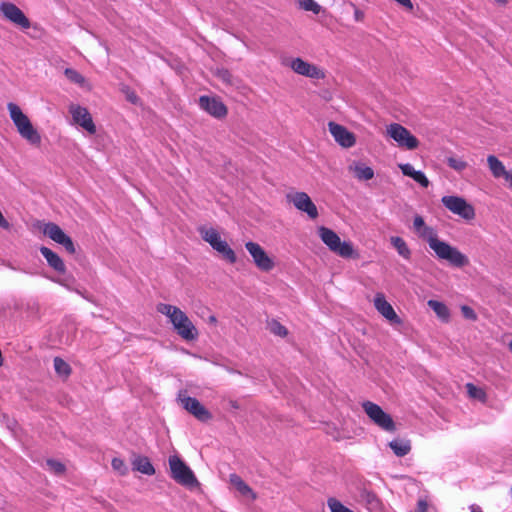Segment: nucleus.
I'll return each instance as SVG.
<instances>
[{
    "instance_id": "nucleus-4",
    "label": "nucleus",
    "mask_w": 512,
    "mask_h": 512,
    "mask_svg": "<svg viewBox=\"0 0 512 512\" xmlns=\"http://www.w3.org/2000/svg\"><path fill=\"white\" fill-rule=\"evenodd\" d=\"M318 235L330 251L338 256L349 259L359 258V253L349 241H341L340 237L332 229L321 226L318 228Z\"/></svg>"
},
{
    "instance_id": "nucleus-7",
    "label": "nucleus",
    "mask_w": 512,
    "mask_h": 512,
    "mask_svg": "<svg viewBox=\"0 0 512 512\" xmlns=\"http://www.w3.org/2000/svg\"><path fill=\"white\" fill-rule=\"evenodd\" d=\"M363 410L367 416L380 427L382 430L387 432H394L396 425L392 417L386 413L378 404L371 401H366L362 404Z\"/></svg>"
},
{
    "instance_id": "nucleus-31",
    "label": "nucleus",
    "mask_w": 512,
    "mask_h": 512,
    "mask_svg": "<svg viewBox=\"0 0 512 512\" xmlns=\"http://www.w3.org/2000/svg\"><path fill=\"white\" fill-rule=\"evenodd\" d=\"M54 369L58 375L68 376L71 373V368L67 362L60 357H55L53 360Z\"/></svg>"
},
{
    "instance_id": "nucleus-23",
    "label": "nucleus",
    "mask_w": 512,
    "mask_h": 512,
    "mask_svg": "<svg viewBox=\"0 0 512 512\" xmlns=\"http://www.w3.org/2000/svg\"><path fill=\"white\" fill-rule=\"evenodd\" d=\"M132 465L134 470H137L145 475L151 476L155 474V469L152 463L150 462L149 458L146 456L136 457L133 460Z\"/></svg>"
},
{
    "instance_id": "nucleus-14",
    "label": "nucleus",
    "mask_w": 512,
    "mask_h": 512,
    "mask_svg": "<svg viewBox=\"0 0 512 512\" xmlns=\"http://www.w3.org/2000/svg\"><path fill=\"white\" fill-rule=\"evenodd\" d=\"M290 68L297 74L311 78V79H324L325 73L318 66L304 61L302 58H294L289 64Z\"/></svg>"
},
{
    "instance_id": "nucleus-19",
    "label": "nucleus",
    "mask_w": 512,
    "mask_h": 512,
    "mask_svg": "<svg viewBox=\"0 0 512 512\" xmlns=\"http://www.w3.org/2000/svg\"><path fill=\"white\" fill-rule=\"evenodd\" d=\"M374 306L377 311L392 324H401L400 317L396 314L392 305L385 299L381 293L376 294Z\"/></svg>"
},
{
    "instance_id": "nucleus-30",
    "label": "nucleus",
    "mask_w": 512,
    "mask_h": 512,
    "mask_svg": "<svg viewBox=\"0 0 512 512\" xmlns=\"http://www.w3.org/2000/svg\"><path fill=\"white\" fill-rule=\"evenodd\" d=\"M465 387L470 398L479 400L483 403L486 402L487 394L482 388H479L472 383H467Z\"/></svg>"
},
{
    "instance_id": "nucleus-10",
    "label": "nucleus",
    "mask_w": 512,
    "mask_h": 512,
    "mask_svg": "<svg viewBox=\"0 0 512 512\" xmlns=\"http://www.w3.org/2000/svg\"><path fill=\"white\" fill-rule=\"evenodd\" d=\"M441 201L448 210L466 220H471L475 217L474 208L461 197L444 196Z\"/></svg>"
},
{
    "instance_id": "nucleus-49",
    "label": "nucleus",
    "mask_w": 512,
    "mask_h": 512,
    "mask_svg": "<svg viewBox=\"0 0 512 512\" xmlns=\"http://www.w3.org/2000/svg\"><path fill=\"white\" fill-rule=\"evenodd\" d=\"M471 512H482V511H480V510H476V509L472 508V511H471Z\"/></svg>"
},
{
    "instance_id": "nucleus-29",
    "label": "nucleus",
    "mask_w": 512,
    "mask_h": 512,
    "mask_svg": "<svg viewBox=\"0 0 512 512\" xmlns=\"http://www.w3.org/2000/svg\"><path fill=\"white\" fill-rule=\"evenodd\" d=\"M230 483L244 496L253 495L251 488L237 474L230 475Z\"/></svg>"
},
{
    "instance_id": "nucleus-20",
    "label": "nucleus",
    "mask_w": 512,
    "mask_h": 512,
    "mask_svg": "<svg viewBox=\"0 0 512 512\" xmlns=\"http://www.w3.org/2000/svg\"><path fill=\"white\" fill-rule=\"evenodd\" d=\"M41 255L46 259L48 265L60 274L66 272V266L60 256L48 247H40Z\"/></svg>"
},
{
    "instance_id": "nucleus-24",
    "label": "nucleus",
    "mask_w": 512,
    "mask_h": 512,
    "mask_svg": "<svg viewBox=\"0 0 512 512\" xmlns=\"http://www.w3.org/2000/svg\"><path fill=\"white\" fill-rule=\"evenodd\" d=\"M349 170L354 173V176L360 180H370L374 177V171L371 167L363 163H355L349 167Z\"/></svg>"
},
{
    "instance_id": "nucleus-36",
    "label": "nucleus",
    "mask_w": 512,
    "mask_h": 512,
    "mask_svg": "<svg viewBox=\"0 0 512 512\" xmlns=\"http://www.w3.org/2000/svg\"><path fill=\"white\" fill-rule=\"evenodd\" d=\"M327 505L331 512H353L351 509L344 506L339 500L336 498H329L327 500Z\"/></svg>"
},
{
    "instance_id": "nucleus-50",
    "label": "nucleus",
    "mask_w": 512,
    "mask_h": 512,
    "mask_svg": "<svg viewBox=\"0 0 512 512\" xmlns=\"http://www.w3.org/2000/svg\"><path fill=\"white\" fill-rule=\"evenodd\" d=\"M509 347L512 350V339H511V342L509 343Z\"/></svg>"
},
{
    "instance_id": "nucleus-48",
    "label": "nucleus",
    "mask_w": 512,
    "mask_h": 512,
    "mask_svg": "<svg viewBox=\"0 0 512 512\" xmlns=\"http://www.w3.org/2000/svg\"><path fill=\"white\" fill-rule=\"evenodd\" d=\"M495 2H497L500 5H506L507 4V0H495Z\"/></svg>"
},
{
    "instance_id": "nucleus-5",
    "label": "nucleus",
    "mask_w": 512,
    "mask_h": 512,
    "mask_svg": "<svg viewBox=\"0 0 512 512\" xmlns=\"http://www.w3.org/2000/svg\"><path fill=\"white\" fill-rule=\"evenodd\" d=\"M168 463L170 476L178 484L188 488L199 486L195 474L179 456L171 455L168 459Z\"/></svg>"
},
{
    "instance_id": "nucleus-47",
    "label": "nucleus",
    "mask_w": 512,
    "mask_h": 512,
    "mask_svg": "<svg viewBox=\"0 0 512 512\" xmlns=\"http://www.w3.org/2000/svg\"><path fill=\"white\" fill-rule=\"evenodd\" d=\"M208 321L211 324H216L217 323V318L214 315H211V316H209Z\"/></svg>"
},
{
    "instance_id": "nucleus-37",
    "label": "nucleus",
    "mask_w": 512,
    "mask_h": 512,
    "mask_svg": "<svg viewBox=\"0 0 512 512\" xmlns=\"http://www.w3.org/2000/svg\"><path fill=\"white\" fill-rule=\"evenodd\" d=\"M112 468L117 471L120 475H126L128 472V467L125 462L121 458H113L111 461Z\"/></svg>"
},
{
    "instance_id": "nucleus-18",
    "label": "nucleus",
    "mask_w": 512,
    "mask_h": 512,
    "mask_svg": "<svg viewBox=\"0 0 512 512\" xmlns=\"http://www.w3.org/2000/svg\"><path fill=\"white\" fill-rule=\"evenodd\" d=\"M328 129L335 141L345 148L352 147L355 142V136L353 133L347 130L344 126L335 122L328 123Z\"/></svg>"
},
{
    "instance_id": "nucleus-41",
    "label": "nucleus",
    "mask_w": 512,
    "mask_h": 512,
    "mask_svg": "<svg viewBox=\"0 0 512 512\" xmlns=\"http://www.w3.org/2000/svg\"><path fill=\"white\" fill-rule=\"evenodd\" d=\"M501 178H503L509 184V187L512 188V168L510 170H506Z\"/></svg>"
},
{
    "instance_id": "nucleus-42",
    "label": "nucleus",
    "mask_w": 512,
    "mask_h": 512,
    "mask_svg": "<svg viewBox=\"0 0 512 512\" xmlns=\"http://www.w3.org/2000/svg\"><path fill=\"white\" fill-rule=\"evenodd\" d=\"M127 99L133 104H136L139 100L138 96L134 92L127 93Z\"/></svg>"
},
{
    "instance_id": "nucleus-15",
    "label": "nucleus",
    "mask_w": 512,
    "mask_h": 512,
    "mask_svg": "<svg viewBox=\"0 0 512 512\" xmlns=\"http://www.w3.org/2000/svg\"><path fill=\"white\" fill-rule=\"evenodd\" d=\"M180 401L184 409L199 421L206 422L212 419V414L196 398L180 395Z\"/></svg>"
},
{
    "instance_id": "nucleus-44",
    "label": "nucleus",
    "mask_w": 512,
    "mask_h": 512,
    "mask_svg": "<svg viewBox=\"0 0 512 512\" xmlns=\"http://www.w3.org/2000/svg\"><path fill=\"white\" fill-rule=\"evenodd\" d=\"M354 17L356 21H362L364 19V12L356 8L354 11Z\"/></svg>"
},
{
    "instance_id": "nucleus-9",
    "label": "nucleus",
    "mask_w": 512,
    "mask_h": 512,
    "mask_svg": "<svg viewBox=\"0 0 512 512\" xmlns=\"http://www.w3.org/2000/svg\"><path fill=\"white\" fill-rule=\"evenodd\" d=\"M245 248L251 255L253 263L259 270L269 272L274 269L275 262L258 243L248 241L245 243Z\"/></svg>"
},
{
    "instance_id": "nucleus-11",
    "label": "nucleus",
    "mask_w": 512,
    "mask_h": 512,
    "mask_svg": "<svg viewBox=\"0 0 512 512\" xmlns=\"http://www.w3.org/2000/svg\"><path fill=\"white\" fill-rule=\"evenodd\" d=\"M287 200L292 203L296 209L305 212L309 218L316 219L318 217V209L307 193H289L287 194Z\"/></svg>"
},
{
    "instance_id": "nucleus-22",
    "label": "nucleus",
    "mask_w": 512,
    "mask_h": 512,
    "mask_svg": "<svg viewBox=\"0 0 512 512\" xmlns=\"http://www.w3.org/2000/svg\"><path fill=\"white\" fill-rule=\"evenodd\" d=\"M388 445L398 457H404L411 451V442L407 439H394Z\"/></svg>"
},
{
    "instance_id": "nucleus-21",
    "label": "nucleus",
    "mask_w": 512,
    "mask_h": 512,
    "mask_svg": "<svg viewBox=\"0 0 512 512\" xmlns=\"http://www.w3.org/2000/svg\"><path fill=\"white\" fill-rule=\"evenodd\" d=\"M403 175L411 177L414 181L419 183L422 187L427 188L430 184L428 178L422 171H417L410 163L400 164Z\"/></svg>"
},
{
    "instance_id": "nucleus-3",
    "label": "nucleus",
    "mask_w": 512,
    "mask_h": 512,
    "mask_svg": "<svg viewBox=\"0 0 512 512\" xmlns=\"http://www.w3.org/2000/svg\"><path fill=\"white\" fill-rule=\"evenodd\" d=\"M10 118L17 128L18 133L22 138L28 141L31 145H40L41 136L36 128L32 125L29 118L22 112L20 107L14 103L7 105Z\"/></svg>"
},
{
    "instance_id": "nucleus-1",
    "label": "nucleus",
    "mask_w": 512,
    "mask_h": 512,
    "mask_svg": "<svg viewBox=\"0 0 512 512\" xmlns=\"http://www.w3.org/2000/svg\"><path fill=\"white\" fill-rule=\"evenodd\" d=\"M413 229L416 235L427 242L429 248L434 252L435 257L440 261H446L451 266L462 268L469 264V259L456 247L441 240L437 230L428 226L423 217L416 215L413 219Z\"/></svg>"
},
{
    "instance_id": "nucleus-39",
    "label": "nucleus",
    "mask_w": 512,
    "mask_h": 512,
    "mask_svg": "<svg viewBox=\"0 0 512 512\" xmlns=\"http://www.w3.org/2000/svg\"><path fill=\"white\" fill-rule=\"evenodd\" d=\"M461 312H462V315L464 318L471 320V321L477 320V314L471 307H469L467 305H462Z\"/></svg>"
},
{
    "instance_id": "nucleus-13",
    "label": "nucleus",
    "mask_w": 512,
    "mask_h": 512,
    "mask_svg": "<svg viewBox=\"0 0 512 512\" xmlns=\"http://www.w3.org/2000/svg\"><path fill=\"white\" fill-rule=\"evenodd\" d=\"M0 11L4 17L10 22L18 25L22 29H28L31 26L30 20L25 16L23 11L11 2H2Z\"/></svg>"
},
{
    "instance_id": "nucleus-33",
    "label": "nucleus",
    "mask_w": 512,
    "mask_h": 512,
    "mask_svg": "<svg viewBox=\"0 0 512 512\" xmlns=\"http://www.w3.org/2000/svg\"><path fill=\"white\" fill-rule=\"evenodd\" d=\"M446 163L450 168L457 172L465 170L468 166L466 161L454 156L447 157Z\"/></svg>"
},
{
    "instance_id": "nucleus-16",
    "label": "nucleus",
    "mask_w": 512,
    "mask_h": 512,
    "mask_svg": "<svg viewBox=\"0 0 512 512\" xmlns=\"http://www.w3.org/2000/svg\"><path fill=\"white\" fill-rule=\"evenodd\" d=\"M69 112L72 115L74 123L80 125L90 134H94L96 132L95 124L87 108L72 104L69 107Z\"/></svg>"
},
{
    "instance_id": "nucleus-40",
    "label": "nucleus",
    "mask_w": 512,
    "mask_h": 512,
    "mask_svg": "<svg viewBox=\"0 0 512 512\" xmlns=\"http://www.w3.org/2000/svg\"><path fill=\"white\" fill-rule=\"evenodd\" d=\"M216 76L226 84H232V75L227 69H219Z\"/></svg>"
},
{
    "instance_id": "nucleus-32",
    "label": "nucleus",
    "mask_w": 512,
    "mask_h": 512,
    "mask_svg": "<svg viewBox=\"0 0 512 512\" xmlns=\"http://www.w3.org/2000/svg\"><path fill=\"white\" fill-rule=\"evenodd\" d=\"M268 329L272 334L280 337H285L288 333L286 327L274 319L268 322Z\"/></svg>"
},
{
    "instance_id": "nucleus-8",
    "label": "nucleus",
    "mask_w": 512,
    "mask_h": 512,
    "mask_svg": "<svg viewBox=\"0 0 512 512\" xmlns=\"http://www.w3.org/2000/svg\"><path fill=\"white\" fill-rule=\"evenodd\" d=\"M387 134L397 142L399 147L414 150L419 146L418 139L407 128L398 123L387 126Z\"/></svg>"
},
{
    "instance_id": "nucleus-46",
    "label": "nucleus",
    "mask_w": 512,
    "mask_h": 512,
    "mask_svg": "<svg viewBox=\"0 0 512 512\" xmlns=\"http://www.w3.org/2000/svg\"><path fill=\"white\" fill-rule=\"evenodd\" d=\"M229 405H230V407H231L232 409H235V410H237V409H239V408H240L239 403H238L237 401H235V400H230V401H229Z\"/></svg>"
},
{
    "instance_id": "nucleus-26",
    "label": "nucleus",
    "mask_w": 512,
    "mask_h": 512,
    "mask_svg": "<svg viewBox=\"0 0 512 512\" xmlns=\"http://www.w3.org/2000/svg\"><path fill=\"white\" fill-rule=\"evenodd\" d=\"M427 305L434 311L439 319L444 322H448L450 319V311L446 304L437 300H429Z\"/></svg>"
},
{
    "instance_id": "nucleus-25",
    "label": "nucleus",
    "mask_w": 512,
    "mask_h": 512,
    "mask_svg": "<svg viewBox=\"0 0 512 512\" xmlns=\"http://www.w3.org/2000/svg\"><path fill=\"white\" fill-rule=\"evenodd\" d=\"M390 243L403 259H405V260L411 259V255H412L411 250L402 237L392 236L390 238Z\"/></svg>"
},
{
    "instance_id": "nucleus-43",
    "label": "nucleus",
    "mask_w": 512,
    "mask_h": 512,
    "mask_svg": "<svg viewBox=\"0 0 512 512\" xmlns=\"http://www.w3.org/2000/svg\"><path fill=\"white\" fill-rule=\"evenodd\" d=\"M395 1L410 10L413 8V4H412L411 0H395Z\"/></svg>"
},
{
    "instance_id": "nucleus-12",
    "label": "nucleus",
    "mask_w": 512,
    "mask_h": 512,
    "mask_svg": "<svg viewBox=\"0 0 512 512\" xmlns=\"http://www.w3.org/2000/svg\"><path fill=\"white\" fill-rule=\"evenodd\" d=\"M43 233L54 242L62 245L68 253H75V246L72 239L57 224L52 222L45 224Z\"/></svg>"
},
{
    "instance_id": "nucleus-35",
    "label": "nucleus",
    "mask_w": 512,
    "mask_h": 512,
    "mask_svg": "<svg viewBox=\"0 0 512 512\" xmlns=\"http://www.w3.org/2000/svg\"><path fill=\"white\" fill-rule=\"evenodd\" d=\"M64 74L73 83L82 85L85 82V78L73 68H66Z\"/></svg>"
},
{
    "instance_id": "nucleus-38",
    "label": "nucleus",
    "mask_w": 512,
    "mask_h": 512,
    "mask_svg": "<svg viewBox=\"0 0 512 512\" xmlns=\"http://www.w3.org/2000/svg\"><path fill=\"white\" fill-rule=\"evenodd\" d=\"M46 465L52 470L55 474H62L65 472V466L61 462L53 459H48L46 461Z\"/></svg>"
},
{
    "instance_id": "nucleus-45",
    "label": "nucleus",
    "mask_w": 512,
    "mask_h": 512,
    "mask_svg": "<svg viewBox=\"0 0 512 512\" xmlns=\"http://www.w3.org/2000/svg\"><path fill=\"white\" fill-rule=\"evenodd\" d=\"M418 510L419 512H427V503L424 501L418 502Z\"/></svg>"
},
{
    "instance_id": "nucleus-34",
    "label": "nucleus",
    "mask_w": 512,
    "mask_h": 512,
    "mask_svg": "<svg viewBox=\"0 0 512 512\" xmlns=\"http://www.w3.org/2000/svg\"><path fill=\"white\" fill-rule=\"evenodd\" d=\"M298 4L305 11H311L314 14L320 13L321 6L314 0H298Z\"/></svg>"
},
{
    "instance_id": "nucleus-28",
    "label": "nucleus",
    "mask_w": 512,
    "mask_h": 512,
    "mask_svg": "<svg viewBox=\"0 0 512 512\" xmlns=\"http://www.w3.org/2000/svg\"><path fill=\"white\" fill-rule=\"evenodd\" d=\"M360 499L369 506V508L376 509L380 506V500L377 495L366 488L360 490Z\"/></svg>"
},
{
    "instance_id": "nucleus-27",
    "label": "nucleus",
    "mask_w": 512,
    "mask_h": 512,
    "mask_svg": "<svg viewBox=\"0 0 512 512\" xmlns=\"http://www.w3.org/2000/svg\"><path fill=\"white\" fill-rule=\"evenodd\" d=\"M487 165L492 176L496 179L501 178L506 171L504 164L495 155H488Z\"/></svg>"
},
{
    "instance_id": "nucleus-6",
    "label": "nucleus",
    "mask_w": 512,
    "mask_h": 512,
    "mask_svg": "<svg viewBox=\"0 0 512 512\" xmlns=\"http://www.w3.org/2000/svg\"><path fill=\"white\" fill-rule=\"evenodd\" d=\"M200 234L204 241L210 244V246L220 253L225 260L229 263L234 264L237 261L235 252L230 248L225 240L221 239L220 234L214 228H200Z\"/></svg>"
},
{
    "instance_id": "nucleus-17",
    "label": "nucleus",
    "mask_w": 512,
    "mask_h": 512,
    "mask_svg": "<svg viewBox=\"0 0 512 512\" xmlns=\"http://www.w3.org/2000/svg\"><path fill=\"white\" fill-rule=\"evenodd\" d=\"M199 106L211 116L221 119L227 115V107L216 97L201 96L199 98Z\"/></svg>"
},
{
    "instance_id": "nucleus-2",
    "label": "nucleus",
    "mask_w": 512,
    "mask_h": 512,
    "mask_svg": "<svg viewBox=\"0 0 512 512\" xmlns=\"http://www.w3.org/2000/svg\"><path fill=\"white\" fill-rule=\"evenodd\" d=\"M157 311L167 316L177 334L186 341L196 340L198 337V331L188 316L178 307L160 303L157 305Z\"/></svg>"
}]
</instances>
